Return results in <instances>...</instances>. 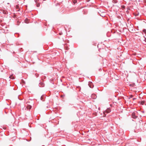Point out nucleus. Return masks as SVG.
<instances>
[{
    "label": "nucleus",
    "mask_w": 146,
    "mask_h": 146,
    "mask_svg": "<svg viewBox=\"0 0 146 146\" xmlns=\"http://www.w3.org/2000/svg\"><path fill=\"white\" fill-rule=\"evenodd\" d=\"M111 111L110 109L109 108L107 109L104 112V115H106V113H110Z\"/></svg>",
    "instance_id": "obj_1"
},
{
    "label": "nucleus",
    "mask_w": 146,
    "mask_h": 146,
    "mask_svg": "<svg viewBox=\"0 0 146 146\" xmlns=\"http://www.w3.org/2000/svg\"><path fill=\"white\" fill-rule=\"evenodd\" d=\"M132 117L133 118H137V116L135 115V113L133 112L132 113Z\"/></svg>",
    "instance_id": "obj_2"
},
{
    "label": "nucleus",
    "mask_w": 146,
    "mask_h": 146,
    "mask_svg": "<svg viewBox=\"0 0 146 146\" xmlns=\"http://www.w3.org/2000/svg\"><path fill=\"white\" fill-rule=\"evenodd\" d=\"M31 108V106L30 105H28L26 107V108L27 109H30Z\"/></svg>",
    "instance_id": "obj_3"
},
{
    "label": "nucleus",
    "mask_w": 146,
    "mask_h": 146,
    "mask_svg": "<svg viewBox=\"0 0 146 146\" xmlns=\"http://www.w3.org/2000/svg\"><path fill=\"white\" fill-rule=\"evenodd\" d=\"M28 19H26L25 20V22L26 23H29L28 22Z\"/></svg>",
    "instance_id": "obj_4"
},
{
    "label": "nucleus",
    "mask_w": 146,
    "mask_h": 146,
    "mask_svg": "<svg viewBox=\"0 0 146 146\" xmlns=\"http://www.w3.org/2000/svg\"><path fill=\"white\" fill-rule=\"evenodd\" d=\"M9 78H11V79H14V76H13V75H11L10 77H9Z\"/></svg>",
    "instance_id": "obj_5"
},
{
    "label": "nucleus",
    "mask_w": 146,
    "mask_h": 146,
    "mask_svg": "<svg viewBox=\"0 0 146 146\" xmlns=\"http://www.w3.org/2000/svg\"><path fill=\"white\" fill-rule=\"evenodd\" d=\"M72 1L74 4H75L77 2V0H72Z\"/></svg>",
    "instance_id": "obj_6"
},
{
    "label": "nucleus",
    "mask_w": 146,
    "mask_h": 146,
    "mask_svg": "<svg viewBox=\"0 0 146 146\" xmlns=\"http://www.w3.org/2000/svg\"><path fill=\"white\" fill-rule=\"evenodd\" d=\"M143 32L146 35V30L145 29H144L143 30Z\"/></svg>",
    "instance_id": "obj_7"
},
{
    "label": "nucleus",
    "mask_w": 146,
    "mask_h": 146,
    "mask_svg": "<svg viewBox=\"0 0 146 146\" xmlns=\"http://www.w3.org/2000/svg\"><path fill=\"white\" fill-rule=\"evenodd\" d=\"M144 101H142L141 102V104L142 105H143L144 104Z\"/></svg>",
    "instance_id": "obj_8"
},
{
    "label": "nucleus",
    "mask_w": 146,
    "mask_h": 146,
    "mask_svg": "<svg viewBox=\"0 0 146 146\" xmlns=\"http://www.w3.org/2000/svg\"><path fill=\"white\" fill-rule=\"evenodd\" d=\"M40 6V4L39 3H38L36 4V6L37 7H39Z\"/></svg>",
    "instance_id": "obj_9"
},
{
    "label": "nucleus",
    "mask_w": 146,
    "mask_h": 146,
    "mask_svg": "<svg viewBox=\"0 0 146 146\" xmlns=\"http://www.w3.org/2000/svg\"><path fill=\"white\" fill-rule=\"evenodd\" d=\"M125 6L124 5H123L121 6L122 8L123 9H124L125 8Z\"/></svg>",
    "instance_id": "obj_10"
},
{
    "label": "nucleus",
    "mask_w": 146,
    "mask_h": 146,
    "mask_svg": "<svg viewBox=\"0 0 146 146\" xmlns=\"http://www.w3.org/2000/svg\"><path fill=\"white\" fill-rule=\"evenodd\" d=\"M19 7V6L18 5H16V9H18Z\"/></svg>",
    "instance_id": "obj_11"
},
{
    "label": "nucleus",
    "mask_w": 146,
    "mask_h": 146,
    "mask_svg": "<svg viewBox=\"0 0 146 146\" xmlns=\"http://www.w3.org/2000/svg\"><path fill=\"white\" fill-rule=\"evenodd\" d=\"M43 99V96H42L40 98V99L41 100H42Z\"/></svg>",
    "instance_id": "obj_12"
},
{
    "label": "nucleus",
    "mask_w": 146,
    "mask_h": 146,
    "mask_svg": "<svg viewBox=\"0 0 146 146\" xmlns=\"http://www.w3.org/2000/svg\"><path fill=\"white\" fill-rule=\"evenodd\" d=\"M133 97V96L132 95H131L130 96V98H132Z\"/></svg>",
    "instance_id": "obj_13"
},
{
    "label": "nucleus",
    "mask_w": 146,
    "mask_h": 146,
    "mask_svg": "<svg viewBox=\"0 0 146 146\" xmlns=\"http://www.w3.org/2000/svg\"><path fill=\"white\" fill-rule=\"evenodd\" d=\"M62 34V33H59V35H61Z\"/></svg>",
    "instance_id": "obj_14"
},
{
    "label": "nucleus",
    "mask_w": 146,
    "mask_h": 146,
    "mask_svg": "<svg viewBox=\"0 0 146 146\" xmlns=\"http://www.w3.org/2000/svg\"><path fill=\"white\" fill-rule=\"evenodd\" d=\"M90 84H89V85L90 87V88H92V87H91V86H90Z\"/></svg>",
    "instance_id": "obj_15"
},
{
    "label": "nucleus",
    "mask_w": 146,
    "mask_h": 146,
    "mask_svg": "<svg viewBox=\"0 0 146 146\" xmlns=\"http://www.w3.org/2000/svg\"><path fill=\"white\" fill-rule=\"evenodd\" d=\"M42 84H43V83H40V84H41V85H42Z\"/></svg>",
    "instance_id": "obj_16"
},
{
    "label": "nucleus",
    "mask_w": 146,
    "mask_h": 146,
    "mask_svg": "<svg viewBox=\"0 0 146 146\" xmlns=\"http://www.w3.org/2000/svg\"><path fill=\"white\" fill-rule=\"evenodd\" d=\"M135 99H136V98H133V100H134Z\"/></svg>",
    "instance_id": "obj_17"
},
{
    "label": "nucleus",
    "mask_w": 146,
    "mask_h": 146,
    "mask_svg": "<svg viewBox=\"0 0 146 146\" xmlns=\"http://www.w3.org/2000/svg\"><path fill=\"white\" fill-rule=\"evenodd\" d=\"M145 41H146V38H145Z\"/></svg>",
    "instance_id": "obj_18"
},
{
    "label": "nucleus",
    "mask_w": 146,
    "mask_h": 146,
    "mask_svg": "<svg viewBox=\"0 0 146 146\" xmlns=\"http://www.w3.org/2000/svg\"><path fill=\"white\" fill-rule=\"evenodd\" d=\"M92 96H95V95H92Z\"/></svg>",
    "instance_id": "obj_19"
},
{
    "label": "nucleus",
    "mask_w": 146,
    "mask_h": 146,
    "mask_svg": "<svg viewBox=\"0 0 146 146\" xmlns=\"http://www.w3.org/2000/svg\"><path fill=\"white\" fill-rule=\"evenodd\" d=\"M19 11V10H17L18 11Z\"/></svg>",
    "instance_id": "obj_20"
}]
</instances>
